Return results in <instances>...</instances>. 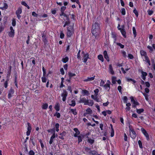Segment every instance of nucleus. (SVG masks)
<instances>
[{
	"label": "nucleus",
	"mask_w": 155,
	"mask_h": 155,
	"mask_svg": "<svg viewBox=\"0 0 155 155\" xmlns=\"http://www.w3.org/2000/svg\"><path fill=\"white\" fill-rule=\"evenodd\" d=\"M101 25L100 23L95 22L93 24L91 29V32L96 39L101 32Z\"/></svg>",
	"instance_id": "f257e3e1"
},
{
	"label": "nucleus",
	"mask_w": 155,
	"mask_h": 155,
	"mask_svg": "<svg viewBox=\"0 0 155 155\" xmlns=\"http://www.w3.org/2000/svg\"><path fill=\"white\" fill-rule=\"evenodd\" d=\"M130 125L129 124V128L130 135L133 139H134L136 137L137 135L134 129L130 128Z\"/></svg>",
	"instance_id": "f03ea898"
},
{
	"label": "nucleus",
	"mask_w": 155,
	"mask_h": 155,
	"mask_svg": "<svg viewBox=\"0 0 155 155\" xmlns=\"http://www.w3.org/2000/svg\"><path fill=\"white\" fill-rule=\"evenodd\" d=\"M68 32L67 33V37H70L72 35L73 32L72 31L73 30V25L72 26H70L67 28Z\"/></svg>",
	"instance_id": "7ed1b4c3"
},
{
	"label": "nucleus",
	"mask_w": 155,
	"mask_h": 155,
	"mask_svg": "<svg viewBox=\"0 0 155 155\" xmlns=\"http://www.w3.org/2000/svg\"><path fill=\"white\" fill-rule=\"evenodd\" d=\"M63 92L61 94V96L63 97L62 100L63 101H65L66 97L68 95V92L65 89H63Z\"/></svg>",
	"instance_id": "20e7f679"
},
{
	"label": "nucleus",
	"mask_w": 155,
	"mask_h": 155,
	"mask_svg": "<svg viewBox=\"0 0 155 155\" xmlns=\"http://www.w3.org/2000/svg\"><path fill=\"white\" fill-rule=\"evenodd\" d=\"M27 124L28 126V127H27L28 130L26 132V135L28 136L30 134V133L32 129V127L31 124L29 123L28 122Z\"/></svg>",
	"instance_id": "39448f33"
},
{
	"label": "nucleus",
	"mask_w": 155,
	"mask_h": 155,
	"mask_svg": "<svg viewBox=\"0 0 155 155\" xmlns=\"http://www.w3.org/2000/svg\"><path fill=\"white\" fill-rule=\"evenodd\" d=\"M141 130L144 136L146 137L147 139L148 140L149 138V135L147 133V131L143 128H141Z\"/></svg>",
	"instance_id": "423d86ee"
},
{
	"label": "nucleus",
	"mask_w": 155,
	"mask_h": 155,
	"mask_svg": "<svg viewBox=\"0 0 155 155\" xmlns=\"http://www.w3.org/2000/svg\"><path fill=\"white\" fill-rule=\"evenodd\" d=\"M131 101L133 104L136 105H139L140 104L138 102L137 100H134L133 97L131 96L130 97Z\"/></svg>",
	"instance_id": "0eeeda50"
},
{
	"label": "nucleus",
	"mask_w": 155,
	"mask_h": 155,
	"mask_svg": "<svg viewBox=\"0 0 155 155\" xmlns=\"http://www.w3.org/2000/svg\"><path fill=\"white\" fill-rule=\"evenodd\" d=\"M74 130L75 132V133L74 134V137H77L80 134V132L77 128H74L73 129Z\"/></svg>",
	"instance_id": "6e6552de"
},
{
	"label": "nucleus",
	"mask_w": 155,
	"mask_h": 155,
	"mask_svg": "<svg viewBox=\"0 0 155 155\" xmlns=\"http://www.w3.org/2000/svg\"><path fill=\"white\" fill-rule=\"evenodd\" d=\"M66 132L65 131H63L59 135L61 136L59 137V138L62 140L64 139V137L66 135Z\"/></svg>",
	"instance_id": "1a4fd4ad"
},
{
	"label": "nucleus",
	"mask_w": 155,
	"mask_h": 155,
	"mask_svg": "<svg viewBox=\"0 0 155 155\" xmlns=\"http://www.w3.org/2000/svg\"><path fill=\"white\" fill-rule=\"evenodd\" d=\"M103 54L105 58L108 61H109V58L107 51H104Z\"/></svg>",
	"instance_id": "9d476101"
},
{
	"label": "nucleus",
	"mask_w": 155,
	"mask_h": 155,
	"mask_svg": "<svg viewBox=\"0 0 155 155\" xmlns=\"http://www.w3.org/2000/svg\"><path fill=\"white\" fill-rule=\"evenodd\" d=\"M89 58V55L88 53L86 54H84V62L86 63L87 60V59Z\"/></svg>",
	"instance_id": "9b49d317"
},
{
	"label": "nucleus",
	"mask_w": 155,
	"mask_h": 155,
	"mask_svg": "<svg viewBox=\"0 0 155 155\" xmlns=\"http://www.w3.org/2000/svg\"><path fill=\"white\" fill-rule=\"evenodd\" d=\"M43 41L45 43H46L48 42L47 38L46 35L43 33L42 34Z\"/></svg>",
	"instance_id": "f8f14e48"
},
{
	"label": "nucleus",
	"mask_w": 155,
	"mask_h": 155,
	"mask_svg": "<svg viewBox=\"0 0 155 155\" xmlns=\"http://www.w3.org/2000/svg\"><path fill=\"white\" fill-rule=\"evenodd\" d=\"M82 137L83 138H84V136H83L81 134L76 137L78 138V143H80L82 142Z\"/></svg>",
	"instance_id": "ddd939ff"
},
{
	"label": "nucleus",
	"mask_w": 155,
	"mask_h": 155,
	"mask_svg": "<svg viewBox=\"0 0 155 155\" xmlns=\"http://www.w3.org/2000/svg\"><path fill=\"white\" fill-rule=\"evenodd\" d=\"M54 108L57 111H58L60 110V104L58 103H57L55 105Z\"/></svg>",
	"instance_id": "4468645a"
},
{
	"label": "nucleus",
	"mask_w": 155,
	"mask_h": 155,
	"mask_svg": "<svg viewBox=\"0 0 155 155\" xmlns=\"http://www.w3.org/2000/svg\"><path fill=\"white\" fill-rule=\"evenodd\" d=\"M95 76L93 77L89 78L88 77L87 79L83 80L84 82H87L89 81H91L93 80L94 79Z\"/></svg>",
	"instance_id": "2eb2a0df"
},
{
	"label": "nucleus",
	"mask_w": 155,
	"mask_h": 155,
	"mask_svg": "<svg viewBox=\"0 0 155 155\" xmlns=\"http://www.w3.org/2000/svg\"><path fill=\"white\" fill-rule=\"evenodd\" d=\"M90 155H98L97 152L95 150H91L89 152Z\"/></svg>",
	"instance_id": "dca6fc26"
},
{
	"label": "nucleus",
	"mask_w": 155,
	"mask_h": 155,
	"mask_svg": "<svg viewBox=\"0 0 155 155\" xmlns=\"http://www.w3.org/2000/svg\"><path fill=\"white\" fill-rule=\"evenodd\" d=\"M14 76H15L14 83H15V85L16 86V87H18V85H17V82L18 75H17V73L16 72L15 73Z\"/></svg>",
	"instance_id": "f3484780"
},
{
	"label": "nucleus",
	"mask_w": 155,
	"mask_h": 155,
	"mask_svg": "<svg viewBox=\"0 0 155 155\" xmlns=\"http://www.w3.org/2000/svg\"><path fill=\"white\" fill-rule=\"evenodd\" d=\"M22 9L21 7H19L18 8L17 10L16 11V14H18H18H20L22 13Z\"/></svg>",
	"instance_id": "a211bd4d"
},
{
	"label": "nucleus",
	"mask_w": 155,
	"mask_h": 155,
	"mask_svg": "<svg viewBox=\"0 0 155 155\" xmlns=\"http://www.w3.org/2000/svg\"><path fill=\"white\" fill-rule=\"evenodd\" d=\"M124 38H126V32L125 29H121L120 30Z\"/></svg>",
	"instance_id": "6ab92c4d"
},
{
	"label": "nucleus",
	"mask_w": 155,
	"mask_h": 155,
	"mask_svg": "<svg viewBox=\"0 0 155 155\" xmlns=\"http://www.w3.org/2000/svg\"><path fill=\"white\" fill-rule=\"evenodd\" d=\"M15 34V31H11L8 33V35L10 37H13Z\"/></svg>",
	"instance_id": "aec40b11"
},
{
	"label": "nucleus",
	"mask_w": 155,
	"mask_h": 155,
	"mask_svg": "<svg viewBox=\"0 0 155 155\" xmlns=\"http://www.w3.org/2000/svg\"><path fill=\"white\" fill-rule=\"evenodd\" d=\"M112 38L114 39V43H115L116 42V37L117 36V35H116L115 33V32H112Z\"/></svg>",
	"instance_id": "412c9836"
},
{
	"label": "nucleus",
	"mask_w": 155,
	"mask_h": 155,
	"mask_svg": "<svg viewBox=\"0 0 155 155\" xmlns=\"http://www.w3.org/2000/svg\"><path fill=\"white\" fill-rule=\"evenodd\" d=\"M140 53L141 55V56H144L145 58L146 57V56H147V54L146 52L144 51L143 50H141L140 51Z\"/></svg>",
	"instance_id": "4be33fe9"
},
{
	"label": "nucleus",
	"mask_w": 155,
	"mask_h": 155,
	"mask_svg": "<svg viewBox=\"0 0 155 155\" xmlns=\"http://www.w3.org/2000/svg\"><path fill=\"white\" fill-rule=\"evenodd\" d=\"M136 111H137V112L138 114H140L142 113H143V111H144V110L143 108L140 109H136Z\"/></svg>",
	"instance_id": "5701e85b"
},
{
	"label": "nucleus",
	"mask_w": 155,
	"mask_h": 155,
	"mask_svg": "<svg viewBox=\"0 0 155 155\" xmlns=\"http://www.w3.org/2000/svg\"><path fill=\"white\" fill-rule=\"evenodd\" d=\"M70 110L74 115H76L78 113L76 111V108L74 109H70Z\"/></svg>",
	"instance_id": "b1692460"
},
{
	"label": "nucleus",
	"mask_w": 155,
	"mask_h": 155,
	"mask_svg": "<svg viewBox=\"0 0 155 155\" xmlns=\"http://www.w3.org/2000/svg\"><path fill=\"white\" fill-rule=\"evenodd\" d=\"M9 80V77L8 76H7V79L6 81L4 83V87L5 88H6L8 86V81Z\"/></svg>",
	"instance_id": "393cba45"
},
{
	"label": "nucleus",
	"mask_w": 155,
	"mask_h": 155,
	"mask_svg": "<svg viewBox=\"0 0 155 155\" xmlns=\"http://www.w3.org/2000/svg\"><path fill=\"white\" fill-rule=\"evenodd\" d=\"M68 75H69V78H70V79H71V78L72 77H74V76H76L75 74L71 72H68Z\"/></svg>",
	"instance_id": "a878e982"
},
{
	"label": "nucleus",
	"mask_w": 155,
	"mask_h": 155,
	"mask_svg": "<svg viewBox=\"0 0 155 155\" xmlns=\"http://www.w3.org/2000/svg\"><path fill=\"white\" fill-rule=\"evenodd\" d=\"M47 131L49 133H51L52 134L55 133V128H54L53 129H50L49 130H48Z\"/></svg>",
	"instance_id": "bb28decb"
},
{
	"label": "nucleus",
	"mask_w": 155,
	"mask_h": 155,
	"mask_svg": "<svg viewBox=\"0 0 155 155\" xmlns=\"http://www.w3.org/2000/svg\"><path fill=\"white\" fill-rule=\"evenodd\" d=\"M72 103L69 104V105L72 107H74L76 105L75 101L73 99L71 101Z\"/></svg>",
	"instance_id": "cd10ccee"
},
{
	"label": "nucleus",
	"mask_w": 155,
	"mask_h": 155,
	"mask_svg": "<svg viewBox=\"0 0 155 155\" xmlns=\"http://www.w3.org/2000/svg\"><path fill=\"white\" fill-rule=\"evenodd\" d=\"M103 86L106 90H107L108 88V91H109V90L110 85L109 84H105Z\"/></svg>",
	"instance_id": "c85d7f7f"
},
{
	"label": "nucleus",
	"mask_w": 155,
	"mask_h": 155,
	"mask_svg": "<svg viewBox=\"0 0 155 155\" xmlns=\"http://www.w3.org/2000/svg\"><path fill=\"white\" fill-rule=\"evenodd\" d=\"M68 59L69 58L68 57H66L64 58H63L62 60L63 62L66 63L68 61Z\"/></svg>",
	"instance_id": "c756f323"
},
{
	"label": "nucleus",
	"mask_w": 155,
	"mask_h": 155,
	"mask_svg": "<svg viewBox=\"0 0 155 155\" xmlns=\"http://www.w3.org/2000/svg\"><path fill=\"white\" fill-rule=\"evenodd\" d=\"M145 58V61H146V62L149 65H150V60L149 59L148 57V56H146V57Z\"/></svg>",
	"instance_id": "7c9ffc66"
},
{
	"label": "nucleus",
	"mask_w": 155,
	"mask_h": 155,
	"mask_svg": "<svg viewBox=\"0 0 155 155\" xmlns=\"http://www.w3.org/2000/svg\"><path fill=\"white\" fill-rule=\"evenodd\" d=\"M83 93L84 94V95L88 96L89 94V91L87 90H83L82 91Z\"/></svg>",
	"instance_id": "2f4dec72"
},
{
	"label": "nucleus",
	"mask_w": 155,
	"mask_h": 155,
	"mask_svg": "<svg viewBox=\"0 0 155 155\" xmlns=\"http://www.w3.org/2000/svg\"><path fill=\"white\" fill-rule=\"evenodd\" d=\"M98 58L99 60H101L102 62L104 61V58L102 55L101 54L99 55L98 56Z\"/></svg>",
	"instance_id": "473e14b6"
},
{
	"label": "nucleus",
	"mask_w": 155,
	"mask_h": 155,
	"mask_svg": "<svg viewBox=\"0 0 155 155\" xmlns=\"http://www.w3.org/2000/svg\"><path fill=\"white\" fill-rule=\"evenodd\" d=\"M54 116H56L58 118H59L61 117V114L59 113L57 111L54 114Z\"/></svg>",
	"instance_id": "72a5a7b5"
},
{
	"label": "nucleus",
	"mask_w": 155,
	"mask_h": 155,
	"mask_svg": "<svg viewBox=\"0 0 155 155\" xmlns=\"http://www.w3.org/2000/svg\"><path fill=\"white\" fill-rule=\"evenodd\" d=\"M133 33L134 35V38H135L137 35L135 27H133Z\"/></svg>",
	"instance_id": "f704fd0d"
},
{
	"label": "nucleus",
	"mask_w": 155,
	"mask_h": 155,
	"mask_svg": "<svg viewBox=\"0 0 155 155\" xmlns=\"http://www.w3.org/2000/svg\"><path fill=\"white\" fill-rule=\"evenodd\" d=\"M86 99L85 97L82 98H80V99L79 101V103H84L86 101Z\"/></svg>",
	"instance_id": "c9c22d12"
},
{
	"label": "nucleus",
	"mask_w": 155,
	"mask_h": 155,
	"mask_svg": "<svg viewBox=\"0 0 155 155\" xmlns=\"http://www.w3.org/2000/svg\"><path fill=\"white\" fill-rule=\"evenodd\" d=\"M86 111L88 114H91L92 113V111L90 108H87L86 110Z\"/></svg>",
	"instance_id": "e433bc0d"
},
{
	"label": "nucleus",
	"mask_w": 155,
	"mask_h": 155,
	"mask_svg": "<svg viewBox=\"0 0 155 155\" xmlns=\"http://www.w3.org/2000/svg\"><path fill=\"white\" fill-rule=\"evenodd\" d=\"M87 141L89 143H90L91 144H93L94 141V140H93L91 139H88Z\"/></svg>",
	"instance_id": "4c0bfd02"
},
{
	"label": "nucleus",
	"mask_w": 155,
	"mask_h": 155,
	"mask_svg": "<svg viewBox=\"0 0 155 155\" xmlns=\"http://www.w3.org/2000/svg\"><path fill=\"white\" fill-rule=\"evenodd\" d=\"M121 13L123 15H125L126 14L125 9L124 8H122L121 9Z\"/></svg>",
	"instance_id": "58836bf2"
},
{
	"label": "nucleus",
	"mask_w": 155,
	"mask_h": 155,
	"mask_svg": "<svg viewBox=\"0 0 155 155\" xmlns=\"http://www.w3.org/2000/svg\"><path fill=\"white\" fill-rule=\"evenodd\" d=\"M48 107V104L45 103L43 105L42 108L44 109H46Z\"/></svg>",
	"instance_id": "ea45409f"
},
{
	"label": "nucleus",
	"mask_w": 155,
	"mask_h": 155,
	"mask_svg": "<svg viewBox=\"0 0 155 155\" xmlns=\"http://www.w3.org/2000/svg\"><path fill=\"white\" fill-rule=\"evenodd\" d=\"M147 48L150 50L149 52L150 53H152L153 51V49L152 47L150 46H147Z\"/></svg>",
	"instance_id": "a19ab883"
},
{
	"label": "nucleus",
	"mask_w": 155,
	"mask_h": 155,
	"mask_svg": "<svg viewBox=\"0 0 155 155\" xmlns=\"http://www.w3.org/2000/svg\"><path fill=\"white\" fill-rule=\"evenodd\" d=\"M134 13L135 14L136 16L138 17V13L137 10L136 8H135L133 10Z\"/></svg>",
	"instance_id": "79ce46f5"
},
{
	"label": "nucleus",
	"mask_w": 155,
	"mask_h": 155,
	"mask_svg": "<svg viewBox=\"0 0 155 155\" xmlns=\"http://www.w3.org/2000/svg\"><path fill=\"white\" fill-rule=\"evenodd\" d=\"M46 76H43L41 78L42 81L43 82L45 83L47 81V78L45 77Z\"/></svg>",
	"instance_id": "37998d69"
},
{
	"label": "nucleus",
	"mask_w": 155,
	"mask_h": 155,
	"mask_svg": "<svg viewBox=\"0 0 155 155\" xmlns=\"http://www.w3.org/2000/svg\"><path fill=\"white\" fill-rule=\"evenodd\" d=\"M116 44L117 45L119 46L121 48H123L124 47V45L119 43H116Z\"/></svg>",
	"instance_id": "c03bdc74"
},
{
	"label": "nucleus",
	"mask_w": 155,
	"mask_h": 155,
	"mask_svg": "<svg viewBox=\"0 0 155 155\" xmlns=\"http://www.w3.org/2000/svg\"><path fill=\"white\" fill-rule=\"evenodd\" d=\"M142 75L141 76L146 77L147 74V73L145 72L141 71Z\"/></svg>",
	"instance_id": "a18cd8bd"
},
{
	"label": "nucleus",
	"mask_w": 155,
	"mask_h": 155,
	"mask_svg": "<svg viewBox=\"0 0 155 155\" xmlns=\"http://www.w3.org/2000/svg\"><path fill=\"white\" fill-rule=\"evenodd\" d=\"M127 96H125L123 98V101L124 103H127Z\"/></svg>",
	"instance_id": "49530a36"
},
{
	"label": "nucleus",
	"mask_w": 155,
	"mask_h": 155,
	"mask_svg": "<svg viewBox=\"0 0 155 155\" xmlns=\"http://www.w3.org/2000/svg\"><path fill=\"white\" fill-rule=\"evenodd\" d=\"M138 143L140 147V148L142 149L143 148L142 143L141 141L140 140H139L138 141Z\"/></svg>",
	"instance_id": "de8ad7c7"
},
{
	"label": "nucleus",
	"mask_w": 155,
	"mask_h": 155,
	"mask_svg": "<svg viewBox=\"0 0 155 155\" xmlns=\"http://www.w3.org/2000/svg\"><path fill=\"white\" fill-rule=\"evenodd\" d=\"M14 93V91L13 89H12V87H11L10 90L9 91V93L12 94H13Z\"/></svg>",
	"instance_id": "09e8293b"
},
{
	"label": "nucleus",
	"mask_w": 155,
	"mask_h": 155,
	"mask_svg": "<svg viewBox=\"0 0 155 155\" xmlns=\"http://www.w3.org/2000/svg\"><path fill=\"white\" fill-rule=\"evenodd\" d=\"M99 92V89L97 88L96 89L94 90V92L95 93V96H97L98 95V93Z\"/></svg>",
	"instance_id": "8fccbe9b"
},
{
	"label": "nucleus",
	"mask_w": 155,
	"mask_h": 155,
	"mask_svg": "<svg viewBox=\"0 0 155 155\" xmlns=\"http://www.w3.org/2000/svg\"><path fill=\"white\" fill-rule=\"evenodd\" d=\"M109 71L112 75H114V72L113 69V68H110Z\"/></svg>",
	"instance_id": "3c124183"
},
{
	"label": "nucleus",
	"mask_w": 155,
	"mask_h": 155,
	"mask_svg": "<svg viewBox=\"0 0 155 155\" xmlns=\"http://www.w3.org/2000/svg\"><path fill=\"white\" fill-rule=\"evenodd\" d=\"M85 151L86 152H87L89 150H91V148H88V147H84Z\"/></svg>",
	"instance_id": "603ef678"
},
{
	"label": "nucleus",
	"mask_w": 155,
	"mask_h": 155,
	"mask_svg": "<svg viewBox=\"0 0 155 155\" xmlns=\"http://www.w3.org/2000/svg\"><path fill=\"white\" fill-rule=\"evenodd\" d=\"M114 129H111V131L110 134V136L111 137H113L114 136Z\"/></svg>",
	"instance_id": "864d4df0"
},
{
	"label": "nucleus",
	"mask_w": 155,
	"mask_h": 155,
	"mask_svg": "<svg viewBox=\"0 0 155 155\" xmlns=\"http://www.w3.org/2000/svg\"><path fill=\"white\" fill-rule=\"evenodd\" d=\"M3 7L5 10L7 9L8 7L7 4L6 3H4Z\"/></svg>",
	"instance_id": "5fc2aeb1"
},
{
	"label": "nucleus",
	"mask_w": 155,
	"mask_h": 155,
	"mask_svg": "<svg viewBox=\"0 0 155 155\" xmlns=\"http://www.w3.org/2000/svg\"><path fill=\"white\" fill-rule=\"evenodd\" d=\"M66 9V7L65 6H62L61 9V12H64V11Z\"/></svg>",
	"instance_id": "6e6d98bb"
},
{
	"label": "nucleus",
	"mask_w": 155,
	"mask_h": 155,
	"mask_svg": "<svg viewBox=\"0 0 155 155\" xmlns=\"http://www.w3.org/2000/svg\"><path fill=\"white\" fill-rule=\"evenodd\" d=\"M143 95L145 96L146 100L147 101H148L149 100V99L148 97V95L144 93H143Z\"/></svg>",
	"instance_id": "4d7b16f0"
},
{
	"label": "nucleus",
	"mask_w": 155,
	"mask_h": 155,
	"mask_svg": "<svg viewBox=\"0 0 155 155\" xmlns=\"http://www.w3.org/2000/svg\"><path fill=\"white\" fill-rule=\"evenodd\" d=\"M29 155H34L35 153L32 150H30L29 152Z\"/></svg>",
	"instance_id": "13d9d810"
},
{
	"label": "nucleus",
	"mask_w": 155,
	"mask_h": 155,
	"mask_svg": "<svg viewBox=\"0 0 155 155\" xmlns=\"http://www.w3.org/2000/svg\"><path fill=\"white\" fill-rule=\"evenodd\" d=\"M147 12L148 13V14L149 15H150L153 13V11L152 10H148L147 11Z\"/></svg>",
	"instance_id": "bf43d9fd"
},
{
	"label": "nucleus",
	"mask_w": 155,
	"mask_h": 155,
	"mask_svg": "<svg viewBox=\"0 0 155 155\" xmlns=\"http://www.w3.org/2000/svg\"><path fill=\"white\" fill-rule=\"evenodd\" d=\"M43 71V76H46V69L45 68H42Z\"/></svg>",
	"instance_id": "052dcab7"
},
{
	"label": "nucleus",
	"mask_w": 155,
	"mask_h": 155,
	"mask_svg": "<svg viewBox=\"0 0 155 155\" xmlns=\"http://www.w3.org/2000/svg\"><path fill=\"white\" fill-rule=\"evenodd\" d=\"M11 68H9V69L8 70V71L7 72V76L9 77V78L10 75L11 74Z\"/></svg>",
	"instance_id": "680f3d73"
},
{
	"label": "nucleus",
	"mask_w": 155,
	"mask_h": 155,
	"mask_svg": "<svg viewBox=\"0 0 155 155\" xmlns=\"http://www.w3.org/2000/svg\"><path fill=\"white\" fill-rule=\"evenodd\" d=\"M104 83H104V81L103 80H101V82L100 83V85L101 86H103L104 85Z\"/></svg>",
	"instance_id": "e2e57ef3"
},
{
	"label": "nucleus",
	"mask_w": 155,
	"mask_h": 155,
	"mask_svg": "<svg viewBox=\"0 0 155 155\" xmlns=\"http://www.w3.org/2000/svg\"><path fill=\"white\" fill-rule=\"evenodd\" d=\"M117 89L119 91L120 93H122V91H121V89H122V87L120 86H119L118 87Z\"/></svg>",
	"instance_id": "0e129e2a"
},
{
	"label": "nucleus",
	"mask_w": 155,
	"mask_h": 155,
	"mask_svg": "<svg viewBox=\"0 0 155 155\" xmlns=\"http://www.w3.org/2000/svg\"><path fill=\"white\" fill-rule=\"evenodd\" d=\"M128 57L130 59H133L134 58L133 56L131 54H128Z\"/></svg>",
	"instance_id": "69168bd1"
},
{
	"label": "nucleus",
	"mask_w": 155,
	"mask_h": 155,
	"mask_svg": "<svg viewBox=\"0 0 155 155\" xmlns=\"http://www.w3.org/2000/svg\"><path fill=\"white\" fill-rule=\"evenodd\" d=\"M64 35L62 32H61V33L60 34V38H61L62 39L64 38Z\"/></svg>",
	"instance_id": "338daca9"
},
{
	"label": "nucleus",
	"mask_w": 155,
	"mask_h": 155,
	"mask_svg": "<svg viewBox=\"0 0 155 155\" xmlns=\"http://www.w3.org/2000/svg\"><path fill=\"white\" fill-rule=\"evenodd\" d=\"M84 103V105H90V104H89V102L88 100L86 99V101H85Z\"/></svg>",
	"instance_id": "774afa93"
}]
</instances>
